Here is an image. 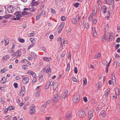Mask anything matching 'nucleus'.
<instances>
[{
    "mask_svg": "<svg viewBox=\"0 0 120 120\" xmlns=\"http://www.w3.org/2000/svg\"><path fill=\"white\" fill-rule=\"evenodd\" d=\"M78 115L80 117L84 118L86 116V113L83 110H79L78 113Z\"/></svg>",
    "mask_w": 120,
    "mask_h": 120,
    "instance_id": "1",
    "label": "nucleus"
},
{
    "mask_svg": "<svg viewBox=\"0 0 120 120\" xmlns=\"http://www.w3.org/2000/svg\"><path fill=\"white\" fill-rule=\"evenodd\" d=\"M80 100V97L79 95H74L73 98V101L75 104L78 103Z\"/></svg>",
    "mask_w": 120,
    "mask_h": 120,
    "instance_id": "2",
    "label": "nucleus"
},
{
    "mask_svg": "<svg viewBox=\"0 0 120 120\" xmlns=\"http://www.w3.org/2000/svg\"><path fill=\"white\" fill-rule=\"evenodd\" d=\"M60 98V96L56 94L53 96L52 100L55 102L56 103L59 101Z\"/></svg>",
    "mask_w": 120,
    "mask_h": 120,
    "instance_id": "3",
    "label": "nucleus"
},
{
    "mask_svg": "<svg viewBox=\"0 0 120 120\" xmlns=\"http://www.w3.org/2000/svg\"><path fill=\"white\" fill-rule=\"evenodd\" d=\"M94 111L93 110L90 111L88 113V120H90L92 118L93 116V113Z\"/></svg>",
    "mask_w": 120,
    "mask_h": 120,
    "instance_id": "4",
    "label": "nucleus"
},
{
    "mask_svg": "<svg viewBox=\"0 0 120 120\" xmlns=\"http://www.w3.org/2000/svg\"><path fill=\"white\" fill-rule=\"evenodd\" d=\"M22 54V53L21 52H20L19 50H18L15 53L13 54H11L12 56H19V57Z\"/></svg>",
    "mask_w": 120,
    "mask_h": 120,
    "instance_id": "5",
    "label": "nucleus"
},
{
    "mask_svg": "<svg viewBox=\"0 0 120 120\" xmlns=\"http://www.w3.org/2000/svg\"><path fill=\"white\" fill-rule=\"evenodd\" d=\"M14 15L16 16V17L14 18L12 17V18H11V19L14 20H18L20 19V17L19 16V15H18L17 14H16V13L15 12L14 14Z\"/></svg>",
    "mask_w": 120,
    "mask_h": 120,
    "instance_id": "6",
    "label": "nucleus"
},
{
    "mask_svg": "<svg viewBox=\"0 0 120 120\" xmlns=\"http://www.w3.org/2000/svg\"><path fill=\"white\" fill-rule=\"evenodd\" d=\"M29 79L28 77L24 78L22 79V82L23 83L26 84L28 82Z\"/></svg>",
    "mask_w": 120,
    "mask_h": 120,
    "instance_id": "7",
    "label": "nucleus"
},
{
    "mask_svg": "<svg viewBox=\"0 0 120 120\" xmlns=\"http://www.w3.org/2000/svg\"><path fill=\"white\" fill-rule=\"evenodd\" d=\"M35 112V108L32 107L30 108V114L31 115L33 114Z\"/></svg>",
    "mask_w": 120,
    "mask_h": 120,
    "instance_id": "8",
    "label": "nucleus"
},
{
    "mask_svg": "<svg viewBox=\"0 0 120 120\" xmlns=\"http://www.w3.org/2000/svg\"><path fill=\"white\" fill-rule=\"evenodd\" d=\"M30 56L33 58L35 59H36L37 58V56L36 55V54L34 52H32L31 53Z\"/></svg>",
    "mask_w": 120,
    "mask_h": 120,
    "instance_id": "9",
    "label": "nucleus"
},
{
    "mask_svg": "<svg viewBox=\"0 0 120 120\" xmlns=\"http://www.w3.org/2000/svg\"><path fill=\"white\" fill-rule=\"evenodd\" d=\"M72 21L73 24H76L78 22V20H77L76 18H74L72 19Z\"/></svg>",
    "mask_w": 120,
    "mask_h": 120,
    "instance_id": "10",
    "label": "nucleus"
},
{
    "mask_svg": "<svg viewBox=\"0 0 120 120\" xmlns=\"http://www.w3.org/2000/svg\"><path fill=\"white\" fill-rule=\"evenodd\" d=\"M100 114L102 115L103 117H105L106 116L105 111L104 110L101 111L100 112Z\"/></svg>",
    "mask_w": 120,
    "mask_h": 120,
    "instance_id": "11",
    "label": "nucleus"
},
{
    "mask_svg": "<svg viewBox=\"0 0 120 120\" xmlns=\"http://www.w3.org/2000/svg\"><path fill=\"white\" fill-rule=\"evenodd\" d=\"M67 42V41H66L64 40V39H62V40H61V45H60V47H63V45L64 44H66Z\"/></svg>",
    "mask_w": 120,
    "mask_h": 120,
    "instance_id": "12",
    "label": "nucleus"
},
{
    "mask_svg": "<svg viewBox=\"0 0 120 120\" xmlns=\"http://www.w3.org/2000/svg\"><path fill=\"white\" fill-rule=\"evenodd\" d=\"M40 3L39 1H37L34 3H32L31 4L32 6L37 7L36 6L39 4Z\"/></svg>",
    "mask_w": 120,
    "mask_h": 120,
    "instance_id": "13",
    "label": "nucleus"
},
{
    "mask_svg": "<svg viewBox=\"0 0 120 120\" xmlns=\"http://www.w3.org/2000/svg\"><path fill=\"white\" fill-rule=\"evenodd\" d=\"M71 116V112H70L67 113V114L66 115V117L67 119L68 120H69L71 119L70 117Z\"/></svg>",
    "mask_w": 120,
    "mask_h": 120,
    "instance_id": "14",
    "label": "nucleus"
},
{
    "mask_svg": "<svg viewBox=\"0 0 120 120\" xmlns=\"http://www.w3.org/2000/svg\"><path fill=\"white\" fill-rule=\"evenodd\" d=\"M7 79L5 77H3L1 81V83L4 84L6 82Z\"/></svg>",
    "mask_w": 120,
    "mask_h": 120,
    "instance_id": "15",
    "label": "nucleus"
},
{
    "mask_svg": "<svg viewBox=\"0 0 120 120\" xmlns=\"http://www.w3.org/2000/svg\"><path fill=\"white\" fill-rule=\"evenodd\" d=\"M9 58V56L8 55H6L5 56H4L3 57L2 59H4L5 60H3V61H6Z\"/></svg>",
    "mask_w": 120,
    "mask_h": 120,
    "instance_id": "16",
    "label": "nucleus"
},
{
    "mask_svg": "<svg viewBox=\"0 0 120 120\" xmlns=\"http://www.w3.org/2000/svg\"><path fill=\"white\" fill-rule=\"evenodd\" d=\"M40 89H39L36 92L35 94V95L37 97H38L39 96V94L40 93Z\"/></svg>",
    "mask_w": 120,
    "mask_h": 120,
    "instance_id": "17",
    "label": "nucleus"
},
{
    "mask_svg": "<svg viewBox=\"0 0 120 120\" xmlns=\"http://www.w3.org/2000/svg\"><path fill=\"white\" fill-rule=\"evenodd\" d=\"M63 28L59 26L58 29V33L59 34L60 33Z\"/></svg>",
    "mask_w": 120,
    "mask_h": 120,
    "instance_id": "18",
    "label": "nucleus"
},
{
    "mask_svg": "<svg viewBox=\"0 0 120 120\" xmlns=\"http://www.w3.org/2000/svg\"><path fill=\"white\" fill-rule=\"evenodd\" d=\"M29 13V12H28L27 11H24L22 12V15L23 16H24L26 15H28Z\"/></svg>",
    "mask_w": 120,
    "mask_h": 120,
    "instance_id": "19",
    "label": "nucleus"
},
{
    "mask_svg": "<svg viewBox=\"0 0 120 120\" xmlns=\"http://www.w3.org/2000/svg\"><path fill=\"white\" fill-rule=\"evenodd\" d=\"M107 37V35H106V34L105 33L104 35L102 38V40L103 41H104L105 40H106V38Z\"/></svg>",
    "mask_w": 120,
    "mask_h": 120,
    "instance_id": "20",
    "label": "nucleus"
},
{
    "mask_svg": "<svg viewBox=\"0 0 120 120\" xmlns=\"http://www.w3.org/2000/svg\"><path fill=\"white\" fill-rule=\"evenodd\" d=\"M8 110H14L15 109L14 107L10 105L8 108Z\"/></svg>",
    "mask_w": 120,
    "mask_h": 120,
    "instance_id": "21",
    "label": "nucleus"
},
{
    "mask_svg": "<svg viewBox=\"0 0 120 120\" xmlns=\"http://www.w3.org/2000/svg\"><path fill=\"white\" fill-rule=\"evenodd\" d=\"M73 5L74 7L76 8H78L80 5V4L79 3H74L73 4Z\"/></svg>",
    "mask_w": 120,
    "mask_h": 120,
    "instance_id": "22",
    "label": "nucleus"
},
{
    "mask_svg": "<svg viewBox=\"0 0 120 120\" xmlns=\"http://www.w3.org/2000/svg\"><path fill=\"white\" fill-rule=\"evenodd\" d=\"M7 11L9 13H11L13 12L14 11L12 8L10 9H8Z\"/></svg>",
    "mask_w": 120,
    "mask_h": 120,
    "instance_id": "23",
    "label": "nucleus"
},
{
    "mask_svg": "<svg viewBox=\"0 0 120 120\" xmlns=\"http://www.w3.org/2000/svg\"><path fill=\"white\" fill-rule=\"evenodd\" d=\"M43 76L41 74L40 75L39 77V80L40 82H41L43 80Z\"/></svg>",
    "mask_w": 120,
    "mask_h": 120,
    "instance_id": "24",
    "label": "nucleus"
},
{
    "mask_svg": "<svg viewBox=\"0 0 120 120\" xmlns=\"http://www.w3.org/2000/svg\"><path fill=\"white\" fill-rule=\"evenodd\" d=\"M104 7L105 8L103 9V13L104 14H105L107 12V8L106 6H104Z\"/></svg>",
    "mask_w": 120,
    "mask_h": 120,
    "instance_id": "25",
    "label": "nucleus"
},
{
    "mask_svg": "<svg viewBox=\"0 0 120 120\" xmlns=\"http://www.w3.org/2000/svg\"><path fill=\"white\" fill-rule=\"evenodd\" d=\"M57 87V85L56 84L54 83L53 86V90H56Z\"/></svg>",
    "mask_w": 120,
    "mask_h": 120,
    "instance_id": "26",
    "label": "nucleus"
},
{
    "mask_svg": "<svg viewBox=\"0 0 120 120\" xmlns=\"http://www.w3.org/2000/svg\"><path fill=\"white\" fill-rule=\"evenodd\" d=\"M83 85L86 84L87 83V79L86 78H83Z\"/></svg>",
    "mask_w": 120,
    "mask_h": 120,
    "instance_id": "27",
    "label": "nucleus"
},
{
    "mask_svg": "<svg viewBox=\"0 0 120 120\" xmlns=\"http://www.w3.org/2000/svg\"><path fill=\"white\" fill-rule=\"evenodd\" d=\"M113 33L112 32H110V36H109V39H111L113 38Z\"/></svg>",
    "mask_w": 120,
    "mask_h": 120,
    "instance_id": "28",
    "label": "nucleus"
},
{
    "mask_svg": "<svg viewBox=\"0 0 120 120\" xmlns=\"http://www.w3.org/2000/svg\"><path fill=\"white\" fill-rule=\"evenodd\" d=\"M25 93V92L21 91L20 93V95L21 96H24Z\"/></svg>",
    "mask_w": 120,
    "mask_h": 120,
    "instance_id": "29",
    "label": "nucleus"
},
{
    "mask_svg": "<svg viewBox=\"0 0 120 120\" xmlns=\"http://www.w3.org/2000/svg\"><path fill=\"white\" fill-rule=\"evenodd\" d=\"M46 105L45 104L42 105L41 107L42 111H44L45 110L44 108L46 107Z\"/></svg>",
    "mask_w": 120,
    "mask_h": 120,
    "instance_id": "30",
    "label": "nucleus"
},
{
    "mask_svg": "<svg viewBox=\"0 0 120 120\" xmlns=\"http://www.w3.org/2000/svg\"><path fill=\"white\" fill-rule=\"evenodd\" d=\"M18 41L22 43H23L25 41V40L23 39L22 38H18Z\"/></svg>",
    "mask_w": 120,
    "mask_h": 120,
    "instance_id": "31",
    "label": "nucleus"
},
{
    "mask_svg": "<svg viewBox=\"0 0 120 120\" xmlns=\"http://www.w3.org/2000/svg\"><path fill=\"white\" fill-rule=\"evenodd\" d=\"M22 67L24 70H27V66L26 65H23L22 66Z\"/></svg>",
    "mask_w": 120,
    "mask_h": 120,
    "instance_id": "32",
    "label": "nucleus"
},
{
    "mask_svg": "<svg viewBox=\"0 0 120 120\" xmlns=\"http://www.w3.org/2000/svg\"><path fill=\"white\" fill-rule=\"evenodd\" d=\"M111 76L112 77V79L113 81H114L115 82V78L114 75L113 74V73L111 74Z\"/></svg>",
    "mask_w": 120,
    "mask_h": 120,
    "instance_id": "33",
    "label": "nucleus"
},
{
    "mask_svg": "<svg viewBox=\"0 0 120 120\" xmlns=\"http://www.w3.org/2000/svg\"><path fill=\"white\" fill-rule=\"evenodd\" d=\"M93 15H90L88 18L89 20L90 21H91L93 19Z\"/></svg>",
    "mask_w": 120,
    "mask_h": 120,
    "instance_id": "34",
    "label": "nucleus"
},
{
    "mask_svg": "<svg viewBox=\"0 0 120 120\" xmlns=\"http://www.w3.org/2000/svg\"><path fill=\"white\" fill-rule=\"evenodd\" d=\"M101 55V53H98L97 55H95V56L94 57L95 58H97V59H98L100 57V55Z\"/></svg>",
    "mask_w": 120,
    "mask_h": 120,
    "instance_id": "35",
    "label": "nucleus"
},
{
    "mask_svg": "<svg viewBox=\"0 0 120 120\" xmlns=\"http://www.w3.org/2000/svg\"><path fill=\"white\" fill-rule=\"evenodd\" d=\"M21 91L25 92V89L24 86H23L21 87Z\"/></svg>",
    "mask_w": 120,
    "mask_h": 120,
    "instance_id": "36",
    "label": "nucleus"
},
{
    "mask_svg": "<svg viewBox=\"0 0 120 120\" xmlns=\"http://www.w3.org/2000/svg\"><path fill=\"white\" fill-rule=\"evenodd\" d=\"M92 34L93 35L94 37H96L97 35V33L96 32V31H95L94 32H92Z\"/></svg>",
    "mask_w": 120,
    "mask_h": 120,
    "instance_id": "37",
    "label": "nucleus"
},
{
    "mask_svg": "<svg viewBox=\"0 0 120 120\" xmlns=\"http://www.w3.org/2000/svg\"><path fill=\"white\" fill-rule=\"evenodd\" d=\"M26 61V62H28L29 63V61H28L27 60H26L25 59H23L21 61V63H26V61Z\"/></svg>",
    "mask_w": 120,
    "mask_h": 120,
    "instance_id": "38",
    "label": "nucleus"
},
{
    "mask_svg": "<svg viewBox=\"0 0 120 120\" xmlns=\"http://www.w3.org/2000/svg\"><path fill=\"white\" fill-rule=\"evenodd\" d=\"M85 27L87 29H88L89 28L90 25L88 23H86L85 24Z\"/></svg>",
    "mask_w": 120,
    "mask_h": 120,
    "instance_id": "39",
    "label": "nucleus"
},
{
    "mask_svg": "<svg viewBox=\"0 0 120 120\" xmlns=\"http://www.w3.org/2000/svg\"><path fill=\"white\" fill-rule=\"evenodd\" d=\"M72 80L74 82H77V80L76 79V78L74 77H72Z\"/></svg>",
    "mask_w": 120,
    "mask_h": 120,
    "instance_id": "40",
    "label": "nucleus"
},
{
    "mask_svg": "<svg viewBox=\"0 0 120 120\" xmlns=\"http://www.w3.org/2000/svg\"><path fill=\"white\" fill-rule=\"evenodd\" d=\"M45 14V10H42L40 14V15H44Z\"/></svg>",
    "mask_w": 120,
    "mask_h": 120,
    "instance_id": "41",
    "label": "nucleus"
},
{
    "mask_svg": "<svg viewBox=\"0 0 120 120\" xmlns=\"http://www.w3.org/2000/svg\"><path fill=\"white\" fill-rule=\"evenodd\" d=\"M102 64L103 65H106L107 66L108 65V62L107 61H104L103 62Z\"/></svg>",
    "mask_w": 120,
    "mask_h": 120,
    "instance_id": "42",
    "label": "nucleus"
},
{
    "mask_svg": "<svg viewBox=\"0 0 120 120\" xmlns=\"http://www.w3.org/2000/svg\"><path fill=\"white\" fill-rule=\"evenodd\" d=\"M9 16H10V15L9 14H7V15H4V17L5 19H7L8 18H9Z\"/></svg>",
    "mask_w": 120,
    "mask_h": 120,
    "instance_id": "43",
    "label": "nucleus"
},
{
    "mask_svg": "<svg viewBox=\"0 0 120 120\" xmlns=\"http://www.w3.org/2000/svg\"><path fill=\"white\" fill-rule=\"evenodd\" d=\"M70 64L69 63H68L67 64V67L66 69V70L67 71H68L69 70L70 67Z\"/></svg>",
    "mask_w": 120,
    "mask_h": 120,
    "instance_id": "44",
    "label": "nucleus"
},
{
    "mask_svg": "<svg viewBox=\"0 0 120 120\" xmlns=\"http://www.w3.org/2000/svg\"><path fill=\"white\" fill-rule=\"evenodd\" d=\"M61 19L62 21H64L66 20V18L64 16H62L61 18Z\"/></svg>",
    "mask_w": 120,
    "mask_h": 120,
    "instance_id": "45",
    "label": "nucleus"
},
{
    "mask_svg": "<svg viewBox=\"0 0 120 120\" xmlns=\"http://www.w3.org/2000/svg\"><path fill=\"white\" fill-rule=\"evenodd\" d=\"M74 72V73L76 74H77L78 73V70L76 67H75Z\"/></svg>",
    "mask_w": 120,
    "mask_h": 120,
    "instance_id": "46",
    "label": "nucleus"
},
{
    "mask_svg": "<svg viewBox=\"0 0 120 120\" xmlns=\"http://www.w3.org/2000/svg\"><path fill=\"white\" fill-rule=\"evenodd\" d=\"M7 71V70L5 68H4L1 70V71L3 73Z\"/></svg>",
    "mask_w": 120,
    "mask_h": 120,
    "instance_id": "47",
    "label": "nucleus"
},
{
    "mask_svg": "<svg viewBox=\"0 0 120 120\" xmlns=\"http://www.w3.org/2000/svg\"><path fill=\"white\" fill-rule=\"evenodd\" d=\"M14 86L15 88H16L18 87V84L16 82H15L14 84Z\"/></svg>",
    "mask_w": 120,
    "mask_h": 120,
    "instance_id": "48",
    "label": "nucleus"
},
{
    "mask_svg": "<svg viewBox=\"0 0 120 120\" xmlns=\"http://www.w3.org/2000/svg\"><path fill=\"white\" fill-rule=\"evenodd\" d=\"M51 101L50 100H48L45 103V104L47 105L49 104L51 102Z\"/></svg>",
    "mask_w": 120,
    "mask_h": 120,
    "instance_id": "49",
    "label": "nucleus"
},
{
    "mask_svg": "<svg viewBox=\"0 0 120 120\" xmlns=\"http://www.w3.org/2000/svg\"><path fill=\"white\" fill-rule=\"evenodd\" d=\"M83 99L84 101L85 102H87L88 101L87 98L86 97H83Z\"/></svg>",
    "mask_w": 120,
    "mask_h": 120,
    "instance_id": "50",
    "label": "nucleus"
},
{
    "mask_svg": "<svg viewBox=\"0 0 120 120\" xmlns=\"http://www.w3.org/2000/svg\"><path fill=\"white\" fill-rule=\"evenodd\" d=\"M31 6L32 9H33V10H34V11L37 10V7H36L35 6L34 7V6H32V4H31Z\"/></svg>",
    "mask_w": 120,
    "mask_h": 120,
    "instance_id": "51",
    "label": "nucleus"
},
{
    "mask_svg": "<svg viewBox=\"0 0 120 120\" xmlns=\"http://www.w3.org/2000/svg\"><path fill=\"white\" fill-rule=\"evenodd\" d=\"M109 66H106L105 68V72L106 73L108 72L109 70L108 68L109 67Z\"/></svg>",
    "mask_w": 120,
    "mask_h": 120,
    "instance_id": "52",
    "label": "nucleus"
},
{
    "mask_svg": "<svg viewBox=\"0 0 120 120\" xmlns=\"http://www.w3.org/2000/svg\"><path fill=\"white\" fill-rule=\"evenodd\" d=\"M64 24H65L64 23V22H62L61 23L60 25V26H61V27H62L63 28L64 26Z\"/></svg>",
    "mask_w": 120,
    "mask_h": 120,
    "instance_id": "53",
    "label": "nucleus"
},
{
    "mask_svg": "<svg viewBox=\"0 0 120 120\" xmlns=\"http://www.w3.org/2000/svg\"><path fill=\"white\" fill-rule=\"evenodd\" d=\"M64 24H65L64 23V22H62L61 23L60 25V26H61V27H62L63 28L64 26Z\"/></svg>",
    "mask_w": 120,
    "mask_h": 120,
    "instance_id": "54",
    "label": "nucleus"
},
{
    "mask_svg": "<svg viewBox=\"0 0 120 120\" xmlns=\"http://www.w3.org/2000/svg\"><path fill=\"white\" fill-rule=\"evenodd\" d=\"M3 13V9L2 8H0V14H2Z\"/></svg>",
    "mask_w": 120,
    "mask_h": 120,
    "instance_id": "55",
    "label": "nucleus"
},
{
    "mask_svg": "<svg viewBox=\"0 0 120 120\" xmlns=\"http://www.w3.org/2000/svg\"><path fill=\"white\" fill-rule=\"evenodd\" d=\"M36 78H35L33 79V80L32 82V84H33L35 82H36Z\"/></svg>",
    "mask_w": 120,
    "mask_h": 120,
    "instance_id": "56",
    "label": "nucleus"
},
{
    "mask_svg": "<svg viewBox=\"0 0 120 120\" xmlns=\"http://www.w3.org/2000/svg\"><path fill=\"white\" fill-rule=\"evenodd\" d=\"M114 56L116 58H118L120 57V56L118 55L117 53L115 54H114Z\"/></svg>",
    "mask_w": 120,
    "mask_h": 120,
    "instance_id": "57",
    "label": "nucleus"
},
{
    "mask_svg": "<svg viewBox=\"0 0 120 120\" xmlns=\"http://www.w3.org/2000/svg\"><path fill=\"white\" fill-rule=\"evenodd\" d=\"M43 60L46 61H49V59L48 58L44 57L43 58Z\"/></svg>",
    "mask_w": 120,
    "mask_h": 120,
    "instance_id": "58",
    "label": "nucleus"
},
{
    "mask_svg": "<svg viewBox=\"0 0 120 120\" xmlns=\"http://www.w3.org/2000/svg\"><path fill=\"white\" fill-rule=\"evenodd\" d=\"M120 38L119 37L117 38L116 40V42L117 43H119L120 42Z\"/></svg>",
    "mask_w": 120,
    "mask_h": 120,
    "instance_id": "59",
    "label": "nucleus"
},
{
    "mask_svg": "<svg viewBox=\"0 0 120 120\" xmlns=\"http://www.w3.org/2000/svg\"><path fill=\"white\" fill-rule=\"evenodd\" d=\"M34 45L33 44H31L28 47V49H30Z\"/></svg>",
    "mask_w": 120,
    "mask_h": 120,
    "instance_id": "60",
    "label": "nucleus"
},
{
    "mask_svg": "<svg viewBox=\"0 0 120 120\" xmlns=\"http://www.w3.org/2000/svg\"><path fill=\"white\" fill-rule=\"evenodd\" d=\"M120 45V44H118L116 45L115 47L116 49H118Z\"/></svg>",
    "mask_w": 120,
    "mask_h": 120,
    "instance_id": "61",
    "label": "nucleus"
},
{
    "mask_svg": "<svg viewBox=\"0 0 120 120\" xmlns=\"http://www.w3.org/2000/svg\"><path fill=\"white\" fill-rule=\"evenodd\" d=\"M44 6V4H42L41 5L40 7V9L41 10H42Z\"/></svg>",
    "mask_w": 120,
    "mask_h": 120,
    "instance_id": "62",
    "label": "nucleus"
},
{
    "mask_svg": "<svg viewBox=\"0 0 120 120\" xmlns=\"http://www.w3.org/2000/svg\"><path fill=\"white\" fill-rule=\"evenodd\" d=\"M67 95L64 94L62 96V98L64 99L66 98V97L67 96Z\"/></svg>",
    "mask_w": 120,
    "mask_h": 120,
    "instance_id": "63",
    "label": "nucleus"
},
{
    "mask_svg": "<svg viewBox=\"0 0 120 120\" xmlns=\"http://www.w3.org/2000/svg\"><path fill=\"white\" fill-rule=\"evenodd\" d=\"M103 1L104 3H105L106 4H109V3H108L107 2V0H103Z\"/></svg>",
    "mask_w": 120,
    "mask_h": 120,
    "instance_id": "64",
    "label": "nucleus"
}]
</instances>
